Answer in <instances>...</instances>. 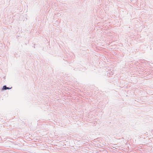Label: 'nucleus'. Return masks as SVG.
Here are the masks:
<instances>
[{
  "label": "nucleus",
  "instance_id": "obj_1",
  "mask_svg": "<svg viewBox=\"0 0 153 153\" xmlns=\"http://www.w3.org/2000/svg\"><path fill=\"white\" fill-rule=\"evenodd\" d=\"M3 89L4 90H6L7 89H9V88H8L6 86H4L3 87Z\"/></svg>",
  "mask_w": 153,
  "mask_h": 153
}]
</instances>
